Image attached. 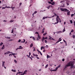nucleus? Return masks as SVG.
I'll list each match as a JSON object with an SVG mask.
<instances>
[{"instance_id":"nucleus-58","label":"nucleus","mask_w":75,"mask_h":75,"mask_svg":"<svg viewBox=\"0 0 75 75\" xmlns=\"http://www.w3.org/2000/svg\"><path fill=\"white\" fill-rule=\"evenodd\" d=\"M6 8H10V7H9V6H7V7H6Z\"/></svg>"},{"instance_id":"nucleus-23","label":"nucleus","mask_w":75,"mask_h":75,"mask_svg":"<svg viewBox=\"0 0 75 75\" xmlns=\"http://www.w3.org/2000/svg\"><path fill=\"white\" fill-rule=\"evenodd\" d=\"M6 7H7V6H6L5 7H3L2 8V9H5V8H6Z\"/></svg>"},{"instance_id":"nucleus-5","label":"nucleus","mask_w":75,"mask_h":75,"mask_svg":"<svg viewBox=\"0 0 75 75\" xmlns=\"http://www.w3.org/2000/svg\"><path fill=\"white\" fill-rule=\"evenodd\" d=\"M61 38H60L59 39V40L56 43V44H57V43H58V42H59L60 41H61L62 39Z\"/></svg>"},{"instance_id":"nucleus-14","label":"nucleus","mask_w":75,"mask_h":75,"mask_svg":"<svg viewBox=\"0 0 75 75\" xmlns=\"http://www.w3.org/2000/svg\"><path fill=\"white\" fill-rule=\"evenodd\" d=\"M67 13V15H68V16H69V15H70V11H68V12Z\"/></svg>"},{"instance_id":"nucleus-28","label":"nucleus","mask_w":75,"mask_h":75,"mask_svg":"<svg viewBox=\"0 0 75 75\" xmlns=\"http://www.w3.org/2000/svg\"><path fill=\"white\" fill-rule=\"evenodd\" d=\"M7 53L8 54H10V53H12V52H10L9 51H8V52H7Z\"/></svg>"},{"instance_id":"nucleus-45","label":"nucleus","mask_w":75,"mask_h":75,"mask_svg":"<svg viewBox=\"0 0 75 75\" xmlns=\"http://www.w3.org/2000/svg\"><path fill=\"white\" fill-rule=\"evenodd\" d=\"M40 52V55H42V53H41V52Z\"/></svg>"},{"instance_id":"nucleus-32","label":"nucleus","mask_w":75,"mask_h":75,"mask_svg":"<svg viewBox=\"0 0 75 75\" xmlns=\"http://www.w3.org/2000/svg\"><path fill=\"white\" fill-rule=\"evenodd\" d=\"M50 71H57V70L55 69H54V70H50Z\"/></svg>"},{"instance_id":"nucleus-64","label":"nucleus","mask_w":75,"mask_h":75,"mask_svg":"<svg viewBox=\"0 0 75 75\" xmlns=\"http://www.w3.org/2000/svg\"><path fill=\"white\" fill-rule=\"evenodd\" d=\"M18 74H19V72H18V73L16 74V75H17Z\"/></svg>"},{"instance_id":"nucleus-55","label":"nucleus","mask_w":75,"mask_h":75,"mask_svg":"<svg viewBox=\"0 0 75 75\" xmlns=\"http://www.w3.org/2000/svg\"><path fill=\"white\" fill-rule=\"evenodd\" d=\"M19 74H22V73H23V72H19Z\"/></svg>"},{"instance_id":"nucleus-62","label":"nucleus","mask_w":75,"mask_h":75,"mask_svg":"<svg viewBox=\"0 0 75 75\" xmlns=\"http://www.w3.org/2000/svg\"><path fill=\"white\" fill-rule=\"evenodd\" d=\"M21 4H22V3H21H21L19 4V5H20V6H21Z\"/></svg>"},{"instance_id":"nucleus-35","label":"nucleus","mask_w":75,"mask_h":75,"mask_svg":"<svg viewBox=\"0 0 75 75\" xmlns=\"http://www.w3.org/2000/svg\"><path fill=\"white\" fill-rule=\"evenodd\" d=\"M14 32V30L13 29V28L12 30V32H11V33H13Z\"/></svg>"},{"instance_id":"nucleus-7","label":"nucleus","mask_w":75,"mask_h":75,"mask_svg":"<svg viewBox=\"0 0 75 75\" xmlns=\"http://www.w3.org/2000/svg\"><path fill=\"white\" fill-rule=\"evenodd\" d=\"M27 72V70H25L24 72V73L22 74H23V75H24L25 74H26Z\"/></svg>"},{"instance_id":"nucleus-3","label":"nucleus","mask_w":75,"mask_h":75,"mask_svg":"<svg viewBox=\"0 0 75 75\" xmlns=\"http://www.w3.org/2000/svg\"><path fill=\"white\" fill-rule=\"evenodd\" d=\"M69 63H70V66H71V68L72 69L73 67H74V66L73 65H74V64L73 63V62H72L71 61L69 62Z\"/></svg>"},{"instance_id":"nucleus-2","label":"nucleus","mask_w":75,"mask_h":75,"mask_svg":"<svg viewBox=\"0 0 75 75\" xmlns=\"http://www.w3.org/2000/svg\"><path fill=\"white\" fill-rule=\"evenodd\" d=\"M60 10L61 11H66L67 12H68V11H69V10H68L67 9L61 8H60Z\"/></svg>"},{"instance_id":"nucleus-42","label":"nucleus","mask_w":75,"mask_h":75,"mask_svg":"<svg viewBox=\"0 0 75 75\" xmlns=\"http://www.w3.org/2000/svg\"><path fill=\"white\" fill-rule=\"evenodd\" d=\"M48 3H49V4H51V2H50V1H49L48 2Z\"/></svg>"},{"instance_id":"nucleus-26","label":"nucleus","mask_w":75,"mask_h":75,"mask_svg":"<svg viewBox=\"0 0 75 75\" xmlns=\"http://www.w3.org/2000/svg\"><path fill=\"white\" fill-rule=\"evenodd\" d=\"M65 0H63V1H61L60 2L61 3H63V2H64L65 1Z\"/></svg>"},{"instance_id":"nucleus-61","label":"nucleus","mask_w":75,"mask_h":75,"mask_svg":"<svg viewBox=\"0 0 75 75\" xmlns=\"http://www.w3.org/2000/svg\"><path fill=\"white\" fill-rule=\"evenodd\" d=\"M11 8H12L13 9V8H15V7H11Z\"/></svg>"},{"instance_id":"nucleus-19","label":"nucleus","mask_w":75,"mask_h":75,"mask_svg":"<svg viewBox=\"0 0 75 75\" xmlns=\"http://www.w3.org/2000/svg\"><path fill=\"white\" fill-rule=\"evenodd\" d=\"M11 71L13 72H16V70H13V69H12L11 70Z\"/></svg>"},{"instance_id":"nucleus-6","label":"nucleus","mask_w":75,"mask_h":75,"mask_svg":"<svg viewBox=\"0 0 75 75\" xmlns=\"http://www.w3.org/2000/svg\"><path fill=\"white\" fill-rule=\"evenodd\" d=\"M39 39H40V40L41 39V37H40V35H38V38H37V40L38 41V40H39Z\"/></svg>"},{"instance_id":"nucleus-49","label":"nucleus","mask_w":75,"mask_h":75,"mask_svg":"<svg viewBox=\"0 0 75 75\" xmlns=\"http://www.w3.org/2000/svg\"><path fill=\"white\" fill-rule=\"evenodd\" d=\"M47 37H46V38H44V40H45V39H47Z\"/></svg>"},{"instance_id":"nucleus-29","label":"nucleus","mask_w":75,"mask_h":75,"mask_svg":"<svg viewBox=\"0 0 75 75\" xmlns=\"http://www.w3.org/2000/svg\"><path fill=\"white\" fill-rule=\"evenodd\" d=\"M47 58H51V57L48 55H47Z\"/></svg>"},{"instance_id":"nucleus-4","label":"nucleus","mask_w":75,"mask_h":75,"mask_svg":"<svg viewBox=\"0 0 75 75\" xmlns=\"http://www.w3.org/2000/svg\"><path fill=\"white\" fill-rule=\"evenodd\" d=\"M70 63H68L67 64V65L65 67L64 69H66V68H67V67H70Z\"/></svg>"},{"instance_id":"nucleus-17","label":"nucleus","mask_w":75,"mask_h":75,"mask_svg":"<svg viewBox=\"0 0 75 75\" xmlns=\"http://www.w3.org/2000/svg\"><path fill=\"white\" fill-rule=\"evenodd\" d=\"M1 50H4V45H3V47L1 48Z\"/></svg>"},{"instance_id":"nucleus-47","label":"nucleus","mask_w":75,"mask_h":75,"mask_svg":"<svg viewBox=\"0 0 75 75\" xmlns=\"http://www.w3.org/2000/svg\"><path fill=\"white\" fill-rule=\"evenodd\" d=\"M6 54H8L7 53V52H6L4 53V55H6Z\"/></svg>"},{"instance_id":"nucleus-33","label":"nucleus","mask_w":75,"mask_h":75,"mask_svg":"<svg viewBox=\"0 0 75 75\" xmlns=\"http://www.w3.org/2000/svg\"><path fill=\"white\" fill-rule=\"evenodd\" d=\"M63 41H64V42H66V45H67V42L64 40H63Z\"/></svg>"},{"instance_id":"nucleus-57","label":"nucleus","mask_w":75,"mask_h":75,"mask_svg":"<svg viewBox=\"0 0 75 75\" xmlns=\"http://www.w3.org/2000/svg\"><path fill=\"white\" fill-rule=\"evenodd\" d=\"M35 34H38V32H36Z\"/></svg>"},{"instance_id":"nucleus-30","label":"nucleus","mask_w":75,"mask_h":75,"mask_svg":"<svg viewBox=\"0 0 75 75\" xmlns=\"http://www.w3.org/2000/svg\"><path fill=\"white\" fill-rule=\"evenodd\" d=\"M3 44V43L2 42H1L0 44V46H1Z\"/></svg>"},{"instance_id":"nucleus-13","label":"nucleus","mask_w":75,"mask_h":75,"mask_svg":"<svg viewBox=\"0 0 75 75\" xmlns=\"http://www.w3.org/2000/svg\"><path fill=\"white\" fill-rule=\"evenodd\" d=\"M33 46V43H32L30 45V48H32Z\"/></svg>"},{"instance_id":"nucleus-41","label":"nucleus","mask_w":75,"mask_h":75,"mask_svg":"<svg viewBox=\"0 0 75 75\" xmlns=\"http://www.w3.org/2000/svg\"><path fill=\"white\" fill-rule=\"evenodd\" d=\"M47 34V33H45L44 34H43V35H46V34Z\"/></svg>"},{"instance_id":"nucleus-16","label":"nucleus","mask_w":75,"mask_h":75,"mask_svg":"<svg viewBox=\"0 0 75 75\" xmlns=\"http://www.w3.org/2000/svg\"><path fill=\"white\" fill-rule=\"evenodd\" d=\"M62 33V32L61 31H57L56 32V33H57V34H59V33Z\"/></svg>"},{"instance_id":"nucleus-18","label":"nucleus","mask_w":75,"mask_h":75,"mask_svg":"<svg viewBox=\"0 0 75 75\" xmlns=\"http://www.w3.org/2000/svg\"><path fill=\"white\" fill-rule=\"evenodd\" d=\"M48 17H44L43 18V20H45V18H47Z\"/></svg>"},{"instance_id":"nucleus-27","label":"nucleus","mask_w":75,"mask_h":75,"mask_svg":"<svg viewBox=\"0 0 75 75\" xmlns=\"http://www.w3.org/2000/svg\"><path fill=\"white\" fill-rule=\"evenodd\" d=\"M48 66V64H47L46 65V66L45 67V68H47V67Z\"/></svg>"},{"instance_id":"nucleus-48","label":"nucleus","mask_w":75,"mask_h":75,"mask_svg":"<svg viewBox=\"0 0 75 75\" xmlns=\"http://www.w3.org/2000/svg\"><path fill=\"white\" fill-rule=\"evenodd\" d=\"M65 61V59H62V61H63V62H64V61Z\"/></svg>"},{"instance_id":"nucleus-50","label":"nucleus","mask_w":75,"mask_h":75,"mask_svg":"<svg viewBox=\"0 0 75 75\" xmlns=\"http://www.w3.org/2000/svg\"><path fill=\"white\" fill-rule=\"evenodd\" d=\"M45 42L46 44H47V40H45Z\"/></svg>"},{"instance_id":"nucleus-63","label":"nucleus","mask_w":75,"mask_h":75,"mask_svg":"<svg viewBox=\"0 0 75 75\" xmlns=\"http://www.w3.org/2000/svg\"><path fill=\"white\" fill-rule=\"evenodd\" d=\"M37 51H38V52H40V51H39V50H37Z\"/></svg>"},{"instance_id":"nucleus-38","label":"nucleus","mask_w":75,"mask_h":75,"mask_svg":"<svg viewBox=\"0 0 75 75\" xmlns=\"http://www.w3.org/2000/svg\"><path fill=\"white\" fill-rule=\"evenodd\" d=\"M74 30H73V29L71 30V33H74Z\"/></svg>"},{"instance_id":"nucleus-10","label":"nucleus","mask_w":75,"mask_h":75,"mask_svg":"<svg viewBox=\"0 0 75 75\" xmlns=\"http://www.w3.org/2000/svg\"><path fill=\"white\" fill-rule=\"evenodd\" d=\"M5 63V62L2 61V67H4V64Z\"/></svg>"},{"instance_id":"nucleus-53","label":"nucleus","mask_w":75,"mask_h":75,"mask_svg":"<svg viewBox=\"0 0 75 75\" xmlns=\"http://www.w3.org/2000/svg\"><path fill=\"white\" fill-rule=\"evenodd\" d=\"M58 68L57 67L56 68V69H55V70L57 71V69H58Z\"/></svg>"},{"instance_id":"nucleus-37","label":"nucleus","mask_w":75,"mask_h":75,"mask_svg":"<svg viewBox=\"0 0 75 75\" xmlns=\"http://www.w3.org/2000/svg\"><path fill=\"white\" fill-rule=\"evenodd\" d=\"M14 62H15L16 64H17V62L16 60H14Z\"/></svg>"},{"instance_id":"nucleus-54","label":"nucleus","mask_w":75,"mask_h":75,"mask_svg":"<svg viewBox=\"0 0 75 75\" xmlns=\"http://www.w3.org/2000/svg\"><path fill=\"white\" fill-rule=\"evenodd\" d=\"M30 58V59H31V60H33V58H31V57H29Z\"/></svg>"},{"instance_id":"nucleus-12","label":"nucleus","mask_w":75,"mask_h":75,"mask_svg":"<svg viewBox=\"0 0 75 75\" xmlns=\"http://www.w3.org/2000/svg\"><path fill=\"white\" fill-rule=\"evenodd\" d=\"M33 56H34L35 57H38V55L37 54H35L34 53L33 54Z\"/></svg>"},{"instance_id":"nucleus-46","label":"nucleus","mask_w":75,"mask_h":75,"mask_svg":"<svg viewBox=\"0 0 75 75\" xmlns=\"http://www.w3.org/2000/svg\"><path fill=\"white\" fill-rule=\"evenodd\" d=\"M37 13V11H35L34 13V14H36V13Z\"/></svg>"},{"instance_id":"nucleus-56","label":"nucleus","mask_w":75,"mask_h":75,"mask_svg":"<svg viewBox=\"0 0 75 75\" xmlns=\"http://www.w3.org/2000/svg\"><path fill=\"white\" fill-rule=\"evenodd\" d=\"M29 56H30V55H31V52H29Z\"/></svg>"},{"instance_id":"nucleus-34","label":"nucleus","mask_w":75,"mask_h":75,"mask_svg":"<svg viewBox=\"0 0 75 75\" xmlns=\"http://www.w3.org/2000/svg\"><path fill=\"white\" fill-rule=\"evenodd\" d=\"M65 31V27L64 28V29L63 30V32L64 33Z\"/></svg>"},{"instance_id":"nucleus-9","label":"nucleus","mask_w":75,"mask_h":75,"mask_svg":"<svg viewBox=\"0 0 75 75\" xmlns=\"http://www.w3.org/2000/svg\"><path fill=\"white\" fill-rule=\"evenodd\" d=\"M23 49V47H21V48H18L16 49V51H17V50H18V49H19L20 50H21V49Z\"/></svg>"},{"instance_id":"nucleus-36","label":"nucleus","mask_w":75,"mask_h":75,"mask_svg":"<svg viewBox=\"0 0 75 75\" xmlns=\"http://www.w3.org/2000/svg\"><path fill=\"white\" fill-rule=\"evenodd\" d=\"M57 67H58V68H60L61 67V65H59Z\"/></svg>"},{"instance_id":"nucleus-51","label":"nucleus","mask_w":75,"mask_h":75,"mask_svg":"<svg viewBox=\"0 0 75 75\" xmlns=\"http://www.w3.org/2000/svg\"><path fill=\"white\" fill-rule=\"evenodd\" d=\"M43 47V46H42L41 47V50H42V47Z\"/></svg>"},{"instance_id":"nucleus-24","label":"nucleus","mask_w":75,"mask_h":75,"mask_svg":"<svg viewBox=\"0 0 75 75\" xmlns=\"http://www.w3.org/2000/svg\"><path fill=\"white\" fill-rule=\"evenodd\" d=\"M14 21L13 20H11V21H10V22L11 23H13V22H14Z\"/></svg>"},{"instance_id":"nucleus-40","label":"nucleus","mask_w":75,"mask_h":75,"mask_svg":"<svg viewBox=\"0 0 75 75\" xmlns=\"http://www.w3.org/2000/svg\"><path fill=\"white\" fill-rule=\"evenodd\" d=\"M74 16V14H72L71 15V17H73V16Z\"/></svg>"},{"instance_id":"nucleus-43","label":"nucleus","mask_w":75,"mask_h":75,"mask_svg":"<svg viewBox=\"0 0 75 75\" xmlns=\"http://www.w3.org/2000/svg\"><path fill=\"white\" fill-rule=\"evenodd\" d=\"M15 55V54H14L13 55V57H14V58H16V56H15V55Z\"/></svg>"},{"instance_id":"nucleus-8","label":"nucleus","mask_w":75,"mask_h":75,"mask_svg":"<svg viewBox=\"0 0 75 75\" xmlns=\"http://www.w3.org/2000/svg\"><path fill=\"white\" fill-rule=\"evenodd\" d=\"M50 37V38H49L50 40H53V41H55L56 40H54L53 38H52V37Z\"/></svg>"},{"instance_id":"nucleus-60","label":"nucleus","mask_w":75,"mask_h":75,"mask_svg":"<svg viewBox=\"0 0 75 75\" xmlns=\"http://www.w3.org/2000/svg\"><path fill=\"white\" fill-rule=\"evenodd\" d=\"M51 2H53V0H50Z\"/></svg>"},{"instance_id":"nucleus-44","label":"nucleus","mask_w":75,"mask_h":75,"mask_svg":"<svg viewBox=\"0 0 75 75\" xmlns=\"http://www.w3.org/2000/svg\"><path fill=\"white\" fill-rule=\"evenodd\" d=\"M18 42H21V40L19 39V40L18 41Z\"/></svg>"},{"instance_id":"nucleus-52","label":"nucleus","mask_w":75,"mask_h":75,"mask_svg":"<svg viewBox=\"0 0 75 75\" xmlns=\"http://www.w3.org/2000/svg\"><path fill=\"white\" fill-rule=\"evenodd\" d=\"M43 52H45V50H43Z\"/></svg>"},{"instance_id":"nucleus-31","label":"nucleus","mask_w":75,"mask_h":75,"mask_svg":"<svg viewBox=\"0 0 75 75\" xmlns=\"http://www.w3.org/2000/svg\"><path fill=\"white\" fill-rule=\"evenodd\" d=\"M44 37H43L42 40V42H44Z\"/></svg>"},{"instance_id":"nucleus-11","label":"nucleus","mask_w":75,"mask_h":75,"mask_svg":"<svg viewBox=\"0 0 75 75\" xmlns=\"http://www.w3.org/2000/svg\"><path fill=\"white\" fill-rule=\"evenodd\" d=\"M32 38V39H33V40H35V38H34V37H33V36H31V37H30V38Z\"/></svg>"},{"instance_id":"nucleus-20","label":"nucleus","mask_w":75,"mask_h":75,"mask_svg":"<svg viewBox=\"0 0 75 75\" xmlns=\"http://www.w3.org/2000/svg\"><path fill=\"white\" fill-rule=\"evenodd\" d=\"M24 41L21 42V43H24L25 42V39H23Z\"/></svg>"},{"instance_id":"nucleus-39","label":"nucleus","mask_w":75,"mask_h":75,"mask_svg":"<svg viewBox=\"0 0 75 75\" xmlns=\"http://www.w3.org/2000/svg\"><path fill=\"white\" fill-rule=\"evenodd\" d=\"M70 22L71 23V24H72V23H73V22H72V20H70Z\"/></svg>"},{"instance_id":"nucleus-25","label":"nucleus","mask_w":75,"mask_h":75,"mask_svg":"<svg viewBox=\"0 0 75 75\" xmlns=\"http://www.w3.org/2000/svg\"><path fill=\"white\" fill-rule=\"evenodd\" d=\"M51 4L53 5L55 4V2H53Z\"/></svg>"},{"instance_id":"nucleus-22","label":"nucleus","mask_w":75,"mask_h":75,"mask_svg":"<svg viewBox=\"0 0 75 75\" xmlns=\"http://www.w3.org/2000/svg\"><path fill=\"white\" fill-rule=\"evenodd\" d=\"M5 38H6V39H10V38H11V37H5Z\"/></svg>"},{"instance_id":"nucleus-15","label":"nucleus","mask_w":75,"mask_h":75,"mask_svg":"<svg viewBox=\"0 0 75 75\" xmlns=\"http://www.w3.org/2000/svg\"><path fill=\"white\" fill-rule=\"evenodd\" d=\"M14 54H15V55H16V54H15V53H12V54H9V56H12V55H14Z\"/></svg>"},{"instance_id":"nucleus-21","label":"nucleus","mask_w":75,"mask_h":75,"mask_svg":"<svg viewBox=\"0 0 75 75\" xmlns=\"http://www.w3.org/2000/svg\"><path fill=\"white\" fill-rule=\"evenodd\" d=\"M46 7V8H47L48 9H49L51 7V6H50V5H49V6H48L47 7Z\"/></svg>"},{"instance_id":"nucleus-59","label":"nucleus","mask_w":75,"mask_h":75,"mask_svg":"<svg viewBox=\"0 0 75 75\" xmlns=\"http://www.w3.org/2000/svg\"><path fill=\"white\" fill-rule=\"evenodd\" d=\"M26 56H27V57H30L29 55H28L27 54L26 55Z\"/></svg>"},{"instance_id":"nucleus-1","label":"nucleus","mask_w":75,"mask_h":75,"mask_svg":"<svg viewBox=\"0 0 75 75\" xmlns=\"http://www.w3.org/2000/svg\"><path fill=\"white\" fill-rule=\"evenodd\" d=\"M56 21L57 22H55V23H54V24H58V23H59H59H61V21L59 18V16H57V17L56 18Z\"/></svg>"}]
</instances>
